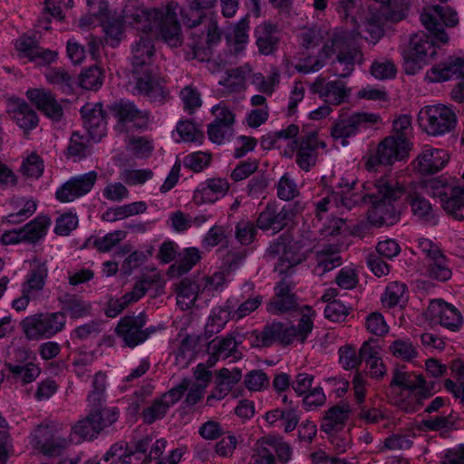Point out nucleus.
I'll return each instance as SVG.
<instances>
[{
	"label": "nucleus",
	"mask_w": 464,
	"mask_h": 464,
	"mask_svg": "<svg viewBox=\"0 0 464 464\" xmlns=\"http://www.w3.org/2000/svg\"><path fill=\"white\" fill-rule=\"evenodd\" d=\"M247 29L248 23L246 18H244L237 24L231 27L227 34V43L236 53L244 50L248 43Z\"/></svg>",
	"instance_id": "44"
},
{
	"label": "nucleus",
	"mask_w": 464,
	"mask_h": 464,
	"mask_svg": "<svg viewBox=\"0 0 464 464\" xmlns=\"http://www.w3.org/2000/svg\"><path fill=\"white\" fill-rule=\"evenodd\" d=\"M350 407L348 405L335 406L328 411L323 419L321 429L328 435L333 436L342 430L344 421L349 416Z\"/></svg>",
	"instance_id": "34"
},
{
	"label": "nucleus",
	"mask_w": 464,
	"mask_h": 464,
	"mask_svg": "<svg viewBox=\"0 0 464 464\" xmlns=\"http://www.w3.org/2000/svg\"><path fill=\"white\" fill-rule=\"evenodd\" d=\"M116 115L119 119V128L128 125V128H143L149 121L146 111H139L135 105L129 102H121L116 105Z\"/></svg>",
	"instance_id": "30"
},
{
	"label": "nucleus",
	"mask_w": 464,
	"mask_h": 464,
	"mask_svg": "<svg viewBox=\"0 0 464 464\" xmlns=\"http://www.w3.org/2000/svg\"><path fill=\"white\" fill-rule=\"evenodd\" d=\"M294 215V208L291 205L284 207L278 213L273 206H268L260 213L257 226L260 229L271 231L274 234L280 231L285 227L286 219Z\"/></svg>",
	"instance_id": "26"
},
{
	"label": "nucleus",
	"mask_w": 464,
	"mask_h": 464,
	"mask_svg": "<svg viewBox=\"0 0 464 464\" xmlns=\"http://www.w3.org/2000/svg\"><path fill=\"white\" fill-rule=\"evenodd\" d=\"M314 318V310L304 305L300 310L297 324L282 328L278 334L279 339L287 344L295 342L304 343L313 331Z\"/></svg>",
	"instance_id": "18"
},
{
	"label": "nucleus",
	"mask_w": 464,
	"mask_h": 464,
	"mask_svg": "<svg viewBox=\"0 0 464 464\" xmlns=\"http://www.w3.org/2000/svg\"><path fill=\"white\" fill-rule=\"evenodd\" d=\"M298 134L296 125H289L286 129L281 130L276 133V143L279 149H282L283 154L286 157H292L296 151V163L304 170L308 171L316 162L318 148L324 149L326 144L318 139L316 130L308 132L298 142L295 138Z\"/></svg>",
	"instance_id": "4"
},
{
	"label": "nucleus",
	"mask_w": 464,
	"mask_h": 464,
	"mask_svg": "<svg viewBox=\"0 0 464 464\" xmlns=\"http://www.w3.org/2000/svg\"><path fill=\"white\" fill-rule=\"evenodd\" d=\"M80 85L86 90H98L103 82V73L99 67L84 70L79 77Z\"/></svg>",
	"instance_id": "55"
},
{
	"label": "nucleus",
	"mask_w": 464,
	"mask_h": 464,
	"mask_svg": "<svg viewBox=\"0 0 464 464\" xmlns=\"http://www.w3.org/2000/svg\"><path fill=\"white\" fill-rule=\"evenodd\" d=\"M379 6L369 10L354 19L358 34L367 41L375 44L383 34L382 21L384 17L392 20H401L407 9L406 0H373Z\"/></svg>",
	"instance_id": "5"
},
{
	"label": "nucleus",
	"mask_w": 464,
	"mask_h": 464,
	"mask_svg": "<svg viewBox=\"0 0 464 464\" xmlns=\"http://www.w3.org/2000/svg\"><path fill=\"white\" fill-rule=\"evenodd\" d=\"M382 121L378 113L363 111L349 112L341 109L338 117L331 127V137L336 141H340L342 146L349 144V139L368 130Z\"/></svg>",
	"instance_id": "6"
},
{
	"label": "nucleus",
	"mask_w": 464,
	"mask_h": 464,
	"mask_svg": "<svg viewBox=\"0 0 464 464\" xmlns=\"http://www.w3.org/2000/svg\"><path fill=\"white\" fill-rule=\"evenodd\" d=\"M270 26L262 24L256 27V44L260 52L264 54H269L274 50L276 44L275 39L269 34Z\"/></svg>",
	"instance_id": "61"
},
{
	"label": "nucleus",
	"mask_w": 464,
	"mask_h": 464,
	"mask_svg": "<svg viewBox=\"0 0 464 464\" xmlns=\"http://www.w3.org/2000/svg\"><path fill=\"white\" fill-rule=\"evenodd\" d=\"M200 259L199 251L196 247H188L184 250L178 263L169 267L171 276H179L186 273Z\"/></svg>",
	"instance_id": "48"
},
{
	"label": "nucleus",
	"mask_w": 464,
	"mask_h": 464,
	"mask_svg": "<svg viewBox=\"0 0 464 464\" xmlns=\"http://www.w3.org/2000/svg\"><path fill=\"white\" fill-rule=\"evenodd\" d=\"M292 288V285L285 280L277 284L275 287V296L267 304V311L271 314H278L291 310L295 304Z\"/></svg>",
	"instance_id": "31"
},
{
	"label": "nucleus",
	"mask_w": 464,
	"mask_h": 464,
	"mask_svg": "<svg viewBox=\"0 0 464 464\" xmlns=\"http://www.w3.org/2000/svg\"><path fill=\"white\" fill-rule=\"evenodd\" d=\"M83 126L90 139L100 140L106 134V121L101 103H86L81 110Z\"/></svg>",
	"instance_id": "21"
},
{
	"label": "nucleus",
	"mask_w": 464,
	"mask_h": 464,
	"mask_svg": "<svg viewBox=\"0 0 464 464\" xmlns=\"http://www.w3.org/2000/svg\"><path fill=\"white\" fill-rule=\"evenodd\" d=\"M464 76V60L450 58L427 71L424 81L428 83L449 81L453 77Z\"/></svg>",
	"instance_id": "25"
},
{
	"label": "nucleus",
	"mask_w": 464,
	"mask_h": 464,
	"mask_svg": "<svg viewBox=\"0 0 464 464\" xmlns=\"http://www.w3.org/2000/svg\"><path fill=\"white\" fill-rule=\"evenodd\" d=\"M411 150V144L406 138L388 137L378 145L375 156L368 160L367 165L370 168L376 163L391 165L408 158Z\"/></svg>",
	"instance_id": "12"
},
{
	"label": "nucleus",
	"mask_w": 464,
	"mask_h": 464,
	"mask_svg": "<svg viewBox=\"0 0 464 464\" xmlns=\"http://www.w3.org/2000/svg\"><path fill=\"white\" fill-rule=\"evenodd\" d=\"M143 324L142 318L128 316L120 321L116 331L126 345L135 347L146 341L150 335L149 333L141 330Z\"/></svg>",
	"instance_id": "24"
},
{
	"label": "nucleus",
	"mask_w": 464,
	"mask_h": 464,
	"mask_svg": "<svg viewBox=\"0 0 464 464\" xmlns=\"http://www.w3.org/2000/svg\"><path fill=\"white\" fill-rule=\"evenodd\" d=\"M201 297V285L198 279L186 278L177 287V304L182 310H187L195 304Z\"/></svg>",
	"instance_id": "32"
},
{
	"label": "nucleus",
	"mask_w": 464,
	"mask_h": 464,
	"mask_svg": "<svg viewBox=\"0 0 464 464\" xmlns=\"http://www.w3.org/2000/svg\"><path fill=\"white\" fill-rule=\"evenodd\" d=\"M172 136L176 142H191L198 145L204 140L203 131L190 121H180Z\"/></svg>",
	"instance_id": "36"
},
{
	"label": "nucleus",
	"mask_w": 464,
	"mask_h": 464,
	"mask_svg": "<svg viewBox=\"0 0 464 464\" xmlns=\"http://www.w3.org/2000/svg\"><path fill=\"white\" fill-rule=\"evenodd\" d=\"M392 384L401 387L408 392H420L424 384V379L420 374L398 372L394 374Z\"/></svg>",
	"instance_id": "50"
},
{
	"label": "nucleus",
	"mask_w": 464,
	"mask_h": 464,
	"mask_svg": "<svg viewBox=\"0 0 464 464\" xmlns=\"http://www.w3.org/2000/svg\"><path fill=\"white\" fill-rule=\"evenodd\" d=\"M29 101L47 117L58 120L63 114V110L54 97L44 89H30L26 92Z\"/></svg>",
	"instance_id": "27"
},
{
	"label": "nucleus",
	"mask_w": 464,
	"mask_h": 464,
	"mask_svg": "<svg viewBox=\"0 0 464 464\" xmlns=\"http://www.w3.org/2000/svg\"><path fill=\"white\" fill-rule=\"evenodd\" d=\"M278 253L282 252L276 271L280 275L288 274L290 268L300 264L306 258L308 248L297 241H289L288 244L277 243L276 246Z\"/></svg>",
	"instance_id": "23"
},
{
	"label": "nucleus",
	"mask_w": 464,
	"mask_h": 464,
	"mask_svg": "<svg viewBox=\"0 0 464 464\" xmlns=\"http://www.w3.org/2000/svg\"><path fill=\"white\" fill-rule=\"evenodd\" d=\"M454 188L455 187L450 186L441 177L431 179L423 185L425 193L433 198H439L440 203L442 202V198H446Z\"/></svg>",
	"instance_id": "54"
},
{
	"label": "nucleus",
	"mask_w": 464,
	"mask_h": 464,
	"mask_svg": "<svg viewBox=\"0 0 464 464\" xmlns=\"http://www.w3.org/2000/svg\"><path fill=\"white\" fill-rule=\"evenodd\" d=\"M272 451L269 437L259 440L253 455L254 464H273L275 458Z\"/></svg>",
	"instance_id": "56"
},
{
	"label": "nucleus",
	"mask_w": 464,
	"mask_h": 464,
	"mask_svg": "<svg viewBox=\"0 0 464 464\" xmlns=\"http://www.w3.org/2000/svg\"><path fill=\"white\" fill-rule=\"evenodd\" d=\"M408 198L415 217L425 222L436 223V215L429 200L413 194H409Z\"/></svg>",
	"instance_id": "45"
},
{
	"label": "nucleus",
	"mask_w": 464,
	"mask_h": 464,
	"mask_svg": "<svg viewBox=\"0 0 464 464\" xmlns=\"http://www.w3.org/2000/svg\"><path fill=\"white\" fill-rule=\"evenodd\" d=\"M187 386V382H183L163 394L159 400H156L151 406L143 411L144 421L152 423L157 419L162 418L169 408L181 399Z\"/></svg>",
	"instance_id": "22"
},
{
	"label": "nucleus",
	"mask_w": 464,
	"mask_h": 464,
	"mask_svg": "<svg viewBox=\"0 0 464 464\" xmlns=\"http://www.w3.org/2000/svg\"><path fill=\"white\" fill-rule=\"evenodd\" d=\"M201 285V297L205 304L211 297L218 295L227 286L228 279L224 272L214 273L211 276L198 278Z\"/></svg>",
	"instance_id": "33"
},
{
	"label": "nucleus",
	"mask_w": 464,
	"mask_h": 464,
	"mask_svg": "<svg viewBox=\"0 0 464 464\" xmlns=\"http://www.w3.org/2000/svg\"><path fill=\"white\" fill-rule=\"evenodd\" d=\"M7 112L17 125L30 130L37 126L38 119L29 105L20 99H10L7 103Z\"/></svg>",
	"instance_id": "29"
},
{
	"label": "nucleus",
	"mask_w": 464,
	"mask_h": 464,
	"mask_svg": "<svg viewBox=\"0 0 464 464\" xmlns=\"http://www.w3.org/2000/svg\"><path fill=\"white\" fill-rule=\"evenodd\" d=\"M236 341L233 337H217L213 339L208 347V353L214 359V363L218 360H226L234 356L236 351Z\"/></svg>",
	"instance_id": "40"
},
{
	"label": "nucleus",
	"mask_w": 464,
	"mask_h": 464,
	"mask_svg": "<svg viewBox=\"0 0 464 464\" xmlns=\"http://www.w3.org/2000/svg\"><path fill=\"white\" fill-rule=\"evenodd\" d=\"M237 381L236 376H232L227 369H222L218 372L217 387L210 396L208 398V402L212 399L221 400L224 398L233 388Z\"/></svg>",
	"instance_id": "52"
},
{
	"label": "nucleus",
	"mask_w": 464,
	"mask_h": 464,
	"mask_svg": "<svg viewBox=\"0 0 464 464\" xmlns=\"http://www.w3.org/2000/svg\"><path fill=\"white\" fill-rule=\"evenodd\" d=\"M388 351L397 359L411 361L417 357L418 352L409 338H397L391 343Z\"/></svg>",
	"instance_id": "47"
},
{
	"label": "nucleus",
	"mask_w": 464,
	"mask_h": 464,
	"mask_svg": "<svg viewBox=\"0 0 464 464\" xmlns=\"http://www.w3.org/2000/svg\"><path fill=\"white\" fill-rule=\"evenodd\" d=\"M153 53L154 46L151 40L140 37L131 50V61L134 68L138 70L139 67L149 64Z\"/></svg>",
	"instance_id": "41"
},
{
	"label": "nucleus",
	"mask_w": 464,
	"mask_h": 464,
	"mask_svg": "<svg viewBox=\"0 0 464 464\" xmlns=\"http://www.w3.org/2000/svg\"><path fill=\"white\" fill-rule=\"evenodd\" d=\"M316 266L314 268L315 274L322 276L327 271L341 265L339 254L333 250H324L316 254Z\"/></svg>",
	"instance_id": "53"
},
{
	"label": "nucleus",
	"mask_w": 464,
	"mask_h": 464,
	"mask_svg": "<svg viewBox=\"0 0 464 464\" xmlns=\"http://www.w3.org/2000/svg\"><path fill=\"white\" fill-rule=\"evenodd\" d=\"M17 359L5 362L6 377L15 383L25 385L35 381L41 373V367L35 357L28 352L19 351Z\"/></svg>",
	"instance_id": "13"
},
{
	"label": "nucleus",
	"mask_w": 464,
	"mask_h": 464,
	"mask_svg": "<svg viewBox=\"0 0 464 464\" xmlns=\"http://www.w3.org/2000/svg\"><path fill=\"white\" fill-rule=\"evenodd\" d=\"M450 159L447 150L425 145L412 160L413 170L420 175H431L442 170Z\"/></svg>",
	"instance_id": "14"
},
{
	"label": "nucleus",
	"mask_w": 464,
	"mask_h": 464,
	"mask_svg": "<svg viewBox=\"0 0 464 464\" xmlns=\"http://www.w3.org/2000/svg\"><path fill=\"white\" fill-rule=\"evenodd\" d=\"M51 225L50 218L46 216H40L25 225L22 230L24 237V242H36L43 238Z\"/></svg>",
	"instance_id": "43"
},
{
	"label": "nucleus",
	"mask_w": 464,
	"mask_h": 464,
	"mask_svg": "<svg viewBox=\"0 0 464 464\" xmlns=\"http://www.w3.org/2000/svg\"><path fill=\"white\" fill-rule=\"evenodd\" d=\"M44 162L34 153L30 154L22 163L23 173L31 178H39L44 172Z\"/></svg>",
	"instance_id": "63"
},
{
	"label": "nucleus",
	"mask_w": 464,
	"mask_h": 464,
	"mask_svg": "<svg viewBox=\"0 0 464 464\" xmlns=\"http://www.w3.org/2000/svg\"><path fill=\"white\" fill-rule=\"evenodd\" d=\"M425 274L427 276L440 281H446L451 276V272L442 254L426 263Z\"/></svg>",
	"instance_id": "51"
},
{
	"label": "nucleus",
	"mask_w": 464,
	"mask_h": 464,
	"mask_svg": "<svg viewBox=\"0 0 464 464\" xmlns=\"http://www.w3.org/2000/svg\"><path fill=\"white\" fill-rule=\"evenodd\" d=\"M121 179L130 186H140L151 179L153 173L150 169H127L121 173Z\"/></svg>",
	"instance_id": "59"
},
{
	"label": "nucleus",
	"mask_w": 464,
	"mask_h": 464,
	"mask_svg": "<svg viewBox=\"0 0 464 464\" xmlns=\"http://www.w3.org/2000/svg\"><path fill=\"white\" fill-rule=\"evenodd\" d=\"M417 122L420 130L428 135L440 137L450 132L455 128L457 115L450 105L430 104L420 109Z\"/></svg>",
	"instance_id": "7"
},
{
	"label": "nucleus",
	"mask_w": 464,
	"mask_h": 464,
	"mask_svg": "<svg viewBox=\"0 0 464 464\" xmlns=\"http://www.w3.org/2000/svg\"><path fill=\"white\" fill-rule=\"evenodd\" d=\"M78 217L70 211L59 216L56 219L54 232L59 236H68L78 227Z\"/></svg>",
	"instance_id": "57"
},
{
	"label": "nucleus",
	"mask_w": 464,
	"mask_h": 464,
	"mask_svg": "<svg viewBox=\"0 0 464 464\" xmlns=\"http://www.w3.org/2000/svg\"><path fill=\"white\" fill-rule=\"evenodd\" d=\"M434 54L435 48L430 37L424 33L414 34L408 48L402 53L404 72L407 74H416Z\"/></svg>",
	"instance_id": "9"
},
{
	"label": "nucleus",
	"mask_w": 464,
	"mask_h": 464,
	"mask_svg": "<svg viewBox=\"0 0 464 464\" xmlns=\"http://www.w3.org/2000/svg\"><path fill=\"white\" fill-rule=\"evenodd\" d=\"M298 193L297 186L295 180L288 175L281 177L277 184V195L281 199L290 200Z\"/></svg>",
	"instance_id": "64"
},
{
	"label": "nucleus",
	"mask_w": 464,
	"mask_h": 464,
	"mask_svg": "<svg viewBox=\"0 0 464 464\" xmlns=\"http://www.w3.org/2000/svg\"><path fill=\"white\" fill-rule=\"evenodd\" d=\"M97 415L92 413L85 419L78 420L72 428L69 438H66L61 429L50 426H39L30 438L34 449L46 455L58 453L71 443H80L92 440L101 432L97 425Z\"/></svg>",
	"instance_id": "3"
},
{
	"label": "nucleus",
	"mask_w": 464,
	"mask_h": 464,
	"mask_svg": "<svg viewBox=\"0 0 464 464\" xmlns=\"http://www.w3.org/2000/svg\"><path fill=\"white\" fill-rule=\"evenodd\" d=\"M178 10L176 3H170L161 11L126 6L123 11V21L111 17H105L101 21L106 42L111 46L119 44L130 25L143 32L155 31V34L169 46L177 47L181 44V30L177 19Z\"/></svg>",
	"instance_id": "2"
},
{
	"label": "nucleus",
	"mask_w": 464,
	"mask_h": 464,
	"mask_svg": "<svg viewBox=\"0 0 464 464\" xmlns=\"http://www.w3.org/2000/svg\"><path fill=\"white\" fill-rule=\"evenodd\" d=\"M15 50L21 60L33 62L38 65L53 63L57 53L50 50H42L37 43L31 37L22 36L15 43Z\"/></svg>",
	"instance_id": "20"
},
{
	"label": "nucleus",
	"mask_w": 464,
	"mask_h": 464,
	"mask_svg": "<svg viewBox=\"0 0 464 464\" xmlns=\"http://www.w3.org/2000/svg\"><path fill=\"white\" fill-rule=\"evenodd\" d=\"M351 307L341 301H333L324 308L325 317L333 322H343L346 319Z\"/></svg>",
	"instance_id": "62"
},
{
	"label": "nucleus",
	"mask_w": 464,
	"mask_h": 464,
	"mask_svg": "<svg viewBox=\"0 0 464 464\" xmlns=\"http://www.w3.org/2000/svg\"><path fill=\"white\" fill-rule=\"evenodd\" d=\"M66 324V315L62 312L43 313L27 316L22 323L29 340L48 339L62 332Z\"/></svg>",
	"instance_id": "8"
},
{
	"label": "nucleus",
	"mask_w": 464,
	"mask_h": 464,
	"mask_svg": "<svg viewBox=\"0 0 464 464\" xmlns=\"http://www.w3.org/2000/svg\"><path fill=\"white\" fill-rule=\"evenodd\" d=\"M96 179L97 174L95 171L72 177L56 189L55 197L62 203L72 202L89 193Z\"/></svg>",
	"instance_id": "16"
},
{
	"label": "nucleus",
	"mask_w": 464,
	"mask_h": 464,
	"mask_svg": "<svg viewBox=\"0 0 464 464\" xmlns=\"http://www.w3.org/2000/svg\"><path fill=\"white\" fill-rule=\"evenodd\" d=\"M148 441H139L134 450L123 451L121 444H114L104 454L103 460L108 462L111 457H115L121 464H144L146 463V449Z\"/></svg>",
	"instance_id": "28"
},
{
	"label": "nucleus",
	"mask_w": 464,
	"mask_h": 464,
	"mask_svg": "<svg viewBox=\"0 0 464 464\" xmlns=\"http://www.w3.org/2000/svg\"><path fill=\"white\" fill-rule=\"evenodd\" d=\"M11 213L4 218L3 222L19 223L32 216L36 210V203L33 199L17 198L9 203Z\"/></svg>",
	"instance_id": "35"
},
{
	"label": "nucleus",
	"mask_w": 464,
	"mask_h": 464,
	"mask_svg": "<svg viewBox=\"0 0 464 464\" xmlns=\"http://www.w3.org/2000/svg\"><path fill=\"white\" fill-rule=\"evenodd\" d=\"M126 237V232L123 230H115L108 233L107 235L93 239V245L101 252L110 251L118 243L123 240Z\"/></svg>",
	"instance_id": "58"
},
{
	"label": "nucleus",
	"mask_w": 464,
	"mask_h": 464,
	"mask_svg": "<svg viewBox=\"0 0 464 464\" xmlns=\"http://www.w3.org/2000/svg\"><path fill=\"white\" fill-rule=\"evenodd\" d=\"M406 300V286L398 282L390 283L381 297L382 304L386 308L401 306Z\"/></svg>",
	"instance_id": "42"
},
{
	"label": "nucleus",
	"mask_w": 464,
	"mask_h": 464,
	"mask_svg": "<svg viewBox=\"0 0 464 464\" xmlns=\"http://www.w3.org/2000/svg\"><path fill=\"white\" fill-rule=\"evenodd\" d=\"M420 20L425 28L440 43H447L448 35L441 27V24L447 26H454L459 19L457 13L450 7L430 6L425 8L420 15Z\"/></svg>",
	"instance_id": "11"
},
{
	"label": "nucleus",
	"mask_w": 464,
	"mask_h": 464,
	"mask_svg": "<svg viewBox=\"0 0 464 464\" xmlns=\"http://www.w3.org/2000/svg\"><path fill=\"white\" fill-rule=\"evenodd\" d=\"M47 269L44 266H38L37 269L31 271L26 280L22 285V292L28 296L35 299L44 288Z\"/></svg>",
	"instance_id": "39"
},
{
	"label": "nucleus",
	"mask_w": 464,
	"mask_h": 464,
	"mask_svg": "<svg viewBox=\"0 0 464 464\" xmlns=\"http://www.w3.org/2000/svg\"><path fill=\"white\" fill-rule=\"evenodd\" d=\"M350 94L351 89L341 81L328 82L320 92L321 97L333 105L343 103Z\"/></svg>",
	"instance_id": "37"
},
{
	"label": "nucleus",
	"mask_w": 464,
	"mask_h": 464,
	"mask_svg": "<svg viewBox=\"0 0 464 464\" xmlns=\"http://www.w3.org/2000/svg\"><path fill=\"white\" fill-rule=\"evenodd\" d=\"M215 1L216 0H195L185 11V24L188 27L196 26L202 17L210 13L209 9L213 6Z\"/></svg>",
	"instance_id": "46"
},
{
	"label": "nucleus",
	"mask_w": 464,
	"mask_h": 464,
	"mask_svg": "<svg viewBox=\"0 0 464 464\" xmlns=\"http://www.w3.org/2000/svg\"><path fill=\"white\" fill-rule=\"evenodd\" d=\"M211 111L215 120L208 127V139L213 143L224 144L229 140L232 134L235 116L223 103L213 106Z\"/></svg>",
	"instance_id": "15"
},
{
	"label": "nucleus",
	"mask_w": 464,
	"mask_h": 464,
	"mask_svg": "<svg viewBox=\"0 0 464 464\" xmlns=\"http://www.w3.org/2000/svg\"><path fill=\"white\" fill-rule=\"evenodd\" d=\"M367 331L374 335L382 336L389 332V325L383 315L378 312L370 314L365 319Z\"/></svg>",
	"instance_id": "60"
},
{
	"label": "nucleus",
	"mask_w": 464,
	"mask_h": 464,
	"mask_svg": "<svg viewBox=\"0 0 464 464\" xmlns=\"http://www.w3.org/2000/svg\"><path fill=\"white\" fill-rule=\"evenodd\" d=\"M229 190V183L221 178L208 179L194 190L192 201L196 206L214 204L223 198Z\"/></svg>",
	"instance_id": "19"
},
{
	"label": "nucleus",
	"mask_w": 464,
	"mask_h": 464,
	"mask_svg": "<svg viewBox=\"0 0 464 464\" xmlns=\"http://www.w3.org/2000/svg\"><path fill=\"white\" fill-rule=\"evenodd\" d=\"M427 317L435 324L456 332L462 325V316L458 309L441 299L432 300L426 312Z\"/></svg>",
	"instance_id": "17"
},
{
	"label": "nucleus",
	"mask_w": 464,
	"mask_h": 464,
	"mask_svg": "<svg viewBox=\"0 0 464 464\" xmlns=\"http://www.w3.org/2000/svg\"><path fill=\"white\" fill-rule=\"evenodd\" d=\"M250 82L258 92L270 96L279 84V73L273 70L266 78L262 73H253Z\"/></svg>",
	"instance_id": "49"
},
{
	"label": "nucleus",
	"mask_w": 464,
	"mask_h": 464,
	"mask_svg": "<svg viewBox=\"0 0 464 464\" xmlns=\"http://www.w3.org/2000/svg\"><path fill=\"white\" fill-rule=\"evenodd\" d=\"M353 181L342 179L334 190L324 188L316 203V215L323 218H334L351 209L360 200L369 206L368 219L374 226L393 225L397 215L392 202L404 194V188L395 179L385 176L376 180H368L359 197L353 193Z\"/></svg>",
	"instance_id": "1"
},
{
	"label": "nucleus",
	"mask_w": 464,
	"mask_h": 464,
	"mask_svg": "<svg viewBox=\"0 0 464 464\" xmlns=\"http://www.w3.org/2000/svg\"><path fill=\"white\" fill-rule=\"evenodd\" d=\"M349 37L347 33L336 34L332 39V45L325 44L321 53V57H329L335 50L339 51L336 59V67L334 73L341 77H347L353 70V64L356 61H360L361 53L355 48L349 47Z\"/></svg>",
	"instance_id": "10"
},
{
	"label": "nucleus",
	"mask_w": 464,
	"mask_h": 464,
	"mask_svg": "<svg viewBox=\"0 0 464 464\" xmlns=\"http://www.w3.org/2000/svg\"><path fill=\"white\" fill-rule=\"evenodd\" d=\"M442 208L456 219L464 218V188L455 187L450 194L442 198Z\"/></svg>",
	"instance_id": "38"
}]
</instances>
